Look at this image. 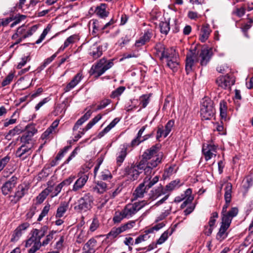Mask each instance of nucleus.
<instances>
[{"instance_id": "obj_1", "label": "nucleus", "mask_w": 253, "mask_h": 253, "mask_svg": "<svg viewBox=\"0 0 253 253\" xmlns=\"http://www.w3.org/2000/svg\"><path fill=\"white\" fill-rule=\"evenodd\" d=\"M160 145L156 144L145 150L140 161L146 167V172H152V169L162 162L164 155L160 151Z\"/></svg>"}, {"instance_id": "obj_2", "label": "nucleus", "mask_w": 253, "mask_h": 253, "mask_svg": "<svg viewBox=\"0 0 253 253\" xmlns=\"http://www.w3.org/2000/svg\"><path fill=\"white\" fill-rule=\"evenodd\" d=\"M200 113L202 119L209 120L215 113L212 101L209 97H205L201 102Z\"/></svg>"}, {"instance_id": "obj_3", "label": "nucleus", "mask_w": 253, "mask_h": 253, "mask_svg": "<svg viewBox=\"0 0 253 253\" xmlns=\"http://www.w3.org/2000/svg\"><path fill=\"white\" fill-rule=\"evenodd\" d=\"M113 65V60H107L104 57L100 59L95 65H93L90 71L92 74H96V77H99L111 68Z\"/></svg>"}, {"instance_id": "obj_4", "label": "nucleus", "mask_w": 253, "mask_h": 253, "mask_svg": "<svg viewBox=\"0 0 253 253\" xmlns=\"http://www.w3.org/2000/svg\"><path fill=\"white\" fill-rule=\"evenodd\" d=\"M93 197L89 193H86L78 201V205L74 207L75 210L85 212L92 207Z\"/></svg>"}, {"instance_id": "obj_5", "label": "nucleus", "mask_w": 253, "mask_h": 253, "mask_svg": "<svg viewBox=\"0 0 253 253\" xmlns=\"http://www.w3.org/2000/svg\"><path fill=\"white\" fill-rule=\"evenodd\" d=\"M238 213V208L234 207L222 215V238L227 237V233H225V231L229 227L233 218L236 216Z\"/></svg>"}, {"instance_id": "obj_6", "label": "nucleus", "mask_w": 253, "mask_h": 253, "mask_svg": "<svg viewBox=\"0 0 253 253\" xmlns=\"http://www.w3.org/2000/svg\"><path fill=\"white\" fill-rule=\"evenodd\" d=\"M37 29L38 26L36 25L29 27L24 24L18 28L16 32L12 36V39H16L18 37H21L25 39L32 36Z\"/></svg>"}, {"instance_id": "obj_7", "label": "nucleus", "mask_w": 253, "mask_h": 253, "mask_svg": "<svg viewBox=\"0 0 253 253\" xmlns=\"http://www.w3.org/2000/svg\"><path fill=\"white\" fill-rule=\"evenodd\" d=\"M146 204L147 202L144 200L135 202L132 204H127L122 210L123 214L126 217V218H129L133 215L135 214Z\"/></svg>"}, {"instance_id": "obj_8", "label": "nucleus", "mask_w": 253, "mask_h": 253, "mask_svg": "<svg viewBox=\"0 0 253 253\" xmlns=\"http://www.w3.org/2000/svg\"><path fill=\"white\" fill-rule=\"evenodd\" d=\"M37 132V130L34 125L31 124L27 126L24 133L20 137L21 142L28 145H32V146L33 147V137Z\"/></svg>"}, {"instance_id": "obj_9", "label": "nucleus", "mask_w": 253, "mask_h": 253, "mask_svg": "<svg viewBox=\"0 0 253 253\" xmlns=\"http://www.w3.org/2000/svg\"><path fill=\"white\" fill-rule=\"evenodd\" d=\"M144 171L146 175H150L151 172H146V167L141 162H139L137 165L131 166L128 170V175L132 180L137 179L142 171Z\"/></svg>"}, {"instance_id": "obj_10", "label": "nucleus", "mask_w": 253, "mask_h": 253, "mask_svg": "<svg viewBox=\"0 0 253 253\" xmlns=\"http://www.w3.org/2000/svg\"><path fill=\"white\" fill-rule=\"evenodd\" d=\"M47 229L46 226H43L40 229H34L31 232V237L26 242V247L31 245L34 242L41 243L40 240L45 235Z\"/></svg>"}, {"instance_id": "obj_11", "label": "nucleus", "mask_w": 253, "mask_h": 253, "mask_svg": "<svg viewBox=\"0 0 253 253\" xmlns=\"http://www.w3.org/2000/svg\"><path fill=\"white\" fill-rule=\"evenodd\" d=\"M28 187L25 184H21L18 186L14 195H9L8 198L11 203L16 204L24 195L27 193Z\"/></svg>"}, {"instance_id": "obj_12", "label": "nucleus", "mask_w": 253, "mask_h": 253, "mask_svg": "<svg viewBox=\"0 0 253 253\" xmlns=\"http://www.w3.org/2000/svg\"><path fill=\"white\" fill-rule=\"evenodd\" d=\"M33 147L32 145H28L22 144L16 151L15 155L16 157L19 158L22 160H25L32 154Z\"/></svg>"}, {"instance_id": "obj_13", "label": "nucleus", "mask_w": 253, "mask_h": 253, "mask_svg": "<svg viewBox=\"0 0 253 253\" xmlns=\"http://www.w3.org/2000/svg\"><path fill=\"white\" fill-rule=\"evenodd\" d=\"M198 61V55L196 51H191L186 55L185 70L187 74L192 70L194 65Z\"/></svg>"}, {"instance_id": "obj_14", "label": "nucleus", "mask_w": 253, "mask_h": 253, "mask_svg": "<svg viewBox=\"0 0 253 253\" xmlns=\"http://www.w3.org/2000/svg\"><path fill=\"white\" fill-rule=\"evenodd\" d=\"M17 178L13 176L3 184L1 188L3 195L6 196L11 193L17 183Z\"/></svg>"}, {"instance_id": "obj_15", "label": "nucleus", "mask_w": 253, "mask_h": 253, "mask_svg": "<svg viewBox=\"0 0 253 253\" xmlns=\"http://www.w3.org/2000/svg\"><path fill=\"white\" fill-rule=\"evenodd\" d=\"M211 56L212 50L211 48L207 47H203L199 53L201 66H206L209 62Z\"/></svg>"}, {"instance_id": "obj_16", "label": "nucleus", "mask_w": 253, "mask_h": 253, "mask_svg": "<svg viewBox=\"0 0 253 253\" xmlns=\"http://www.w3.org/2000/svg\"><path fill=\"white\" fill-rule=\"evenodd\" d=\"M216 147L214 145L204 144L203 146L202 152L206 161L211 159L213 155L215 156Z\"/></svg>"}, {"instance_id": "obj_17", "label": "nucleus", "mask_w": 253, "mask_h": 253, "mask_svg": "<svg viewBox=\"0 0 253 253\" xmlns=\"http://www.w3.org/2000/svg\"><path fill=\"white\" fill-rule=\"evenodd\" d=\"M232 185L230 183L226 184L225 187L224 188V200L225 204L222 208V212L226 211V209L229 206V204L231 200V193H232Z\"/></svg>"}, {"instance_id": "obj_18", "label": "nucleus", "mask_w": 253, "mask_h": 253, "mask_svg": "<svg viewBox=\"0 0 253 253\" xmlns=\"http://www.w3.org/2000/svg\"><path fill=\"white\" fill-rule=\"evenodd\" d=\"M88 176L87 174H84L79 177L73 185L72 191L77 192L81 189L88 180Z\"/></svg>"}, {"instance_id": "obj_19", "label": "nucleus", "mask_w": 253, "mask_h": 253, "mask_svg": "<svg viewBox=\"0 0 253 253\" xmlns=\"http://www.w3.org/2000/svg\"><path fill=\"white\" fill-rule=\"evenodd\" d=\"M211 32L210 26L208 24L204 25L200 31L199 40L201 42H205L209 38Z\"/></svg>"}, {"instance_id": "obj_20", "label": "nucleus", "mask_w": 253, "mask_h": 253, "mask_svg": "<svg viewBox=\"0 0 253 253\" xmlns=\"http://www.w3.org/2000/svg\"><path fill=\"white\" fill-rule=\"evenodd\" d=\"M156 49L159 52H161V59L163 58L167 59V60L169 59L172 57V56L174 55L172 52L169 53L168 52V50L165 49V47L164 45L159 43L157 44L156 46Z\"/></svg>"}, {"instance_id": "obj_21", "label": "nucleus", "mask_w": 253, "mask_h": 253, "mask_svg": "<svg viewBox=\"0 0 253 253\" xmlns=\"http://www.w3.org/2000/svg\"><path fill=\"white\" fill-rule=\"evenodd\" d=\"M145 187L146 186L143 183L140 184L138 185L133 193V200H136L137 198H141L143 197L144 193H146V190H148L147 188Z\"/></svg>"}, {"instance_id": "obj_22", "label": "nucleus", "mask_w": 253, "mask_h": 253, "mask_svg": "<svg viewBox=\"0 0 253 253\" xmlns=\"http://www.w3.org/2000/svg\"><path fill=\"white\" fill-rule=\"evenodd\" d=\"M29 226L27 222L20 225L14 231L11 241L17 240L22 234V231L26 230Z\"/></svg>"}, {"instance_id": "obj_23", "label": "nucleus", "mask_w": 253, "mask_h": 253, "mask_svg": "<svg viewBox=\"0 0 253 253\" xmlns=\"http://www.w3.org/2000/svg\"><path fill=\"white\" fill-rule=\"evenodd\" d=\"M147 175V176L144 179L143 183L146 186L145 187H146L147 189H149L158 182L159 176L157 175L151 179V176H149V175Z\"/></svg>"}, {"instance_id": "obj_24", "label": "nucleus", "mask_w": 253, "mask_h": 253, "mask_svg": "<svg viewBox=\"0 0 253 253\" xmlns=\"http://www.w3.org/2000/svg\"><path fill=\"white\" fill-rule=\"evenodd\" d=\"M146 126H147V125H145V126H142L141 127V128L139 130V131L137 133V137L131 141V144L132 147L137 146L138 145H139V144L140 142H141L144 141L145 140H146V139H147L148 137H146L147 136L146 135L144 136V137H145V138H144L142 140L140 139L141 135H142L143 132H144V131L145 130Z\"/></svg>"}, {"instance_id": "obj_25", "label": "nucleus", "mask_w": 253, "mask_h": 253, "mask_svg": "<svg viewBox=\"0 0 253 253\" xmlns=\"http://www.w3.org/2000/svg\"><path fill=\"white\" fill-rule=\"evenodd\" d=\"M107 5L106 4L101 3L96 8L95 13L101 18H105L108 16L109 12L106 11Z\"/></svg>"}, {"instance_id": "obj_26", "label": "nucleus", "mask_w": 253, "mask_h": 253, "mask_svg": "<svg viewBox=\"0 0 253 253\" xmlns=\"http://www.w3.org/2000/svg\"><path fill=\"white\" fill-rule=\"evenodd\" d=\"M235 82V78L232 74H227V75L224 77V85L225 88H227L228 91H229L231 89V85L234 84Z\"/></svg>"}, {"instance_id": "obj_27", "label": "nucleus", "mask_w": 253, "mask_h": 253, "mask_svg": "<svg viewBox=\"0 0 253 253\" xmlns=\"http://www.w3.org/2000/svg\"><path fill=\"white\" fill-rule=\"evenodd\" d=\"M179 63L178 59L174 55L172 57L167 60V65L168 67L171 69L173 71H175L177 70Z\"/></svg>"}, {"instance_id": "obj_28", "label": "nucleus", "mask_w": 253, "mask_h": 253, "mask_svg": "<svg viewBox=\"0 0 253 253\" xmlns=\"http://www.w3.org/2000/svg\"><path fill=\"white\" fill-rule=\"evenodd\" d=\"M68 206V203L66 202L61 203L57 209L56 216L57 217H62L64 213L67 211Z\"/></svg>"}, {"instance_id": "obj_29", "label": "nucleus", "mask_w": 253, "mask_h": 253, "mask_svg": "<svg viewBox=\"0 0 253 253\" xmlns=\"http://www.w3.org/2000/svg\"><path fill=\"white\" fill-rule=\"evenodd\" d=\"M93 189L94 192L99 194H102L107 189V184L103 181H98Z\"/></svg>"}, {"instance_id": "obj_30", "label": "nucleus", "mask_w": 253, "mask_h": 253, "mask_svg": "<svg viewBox=\"0 0 253 253\" xmlns=\"http://www.w3.org/2000/svg\"><path fill=\"white\" fill-rule=\"evenodd\" d=\"M23 131V129L19 126H16L13 129L10 130L6 135V138L8 139H11V137L19 134Z\"/></svg>"}, {"instance_id": "obj_31", "label": "nucleus", "mask_w": 253, "mask_h": 253, "mask_svg": "<svg viewBox=\"0 0 253 253\" xmlns=\"http://www.w3.org/2000/svg\"><path fill=\"white\" fill-rule=\"evenodd\" d=\"M97 241L94 238H91L85 244L84 250H91L94 253L96 246Z\"/></svg>"}, {"instance_id": "obj_32", "label": "nucleus", "mask_w": 253, "mask_h": 253, "mask_svg": "<svg viewBox=\"0 0 253 253\" xmlns=\"http://www.w3.org/2000/svg\"><path fill=\"white\" fill-rule=\"evenodd\" d=\"M123 232L120 227L118 228H113L110 232L107 235V238H110L111 239H114L119 234Z\"/></svg>"}, {"instance_id": "obj_33", "label": "nucleus", "mask_w": 253, "mask_h": 253, "mask_svg": "<svg viewBox=\"0 0 253 253\" xmlns=\"http://www.w3.org/2000/svg\"><path fill=\"white\" fill-rule=\"evenodd\" d=\"M89 54L94 59L99 58L102 54V46H99L96 48H93L92 50L90 52Z\"/></svg>"}, {"instance_id": "obj_34", "label": "nucleus", "mask_w": 253, "mask_h": 253, "mask_svg": "<svg viewBox=\"0 0 253 253\" xmlns=\"http://www.w3.org/2000/svg\"><path fill=\"white\" fill-rule=\"evenodd\" d=\"M161 33L167 35L169 31V23L168 22H161L159 24Z\"/></svg>"}, {"instance_id": "obj_35", "label": "nucleus", "mask_w": 253, "mask_h": 253, "mask_svg": "<svg viewBox=\"0 0 253 253\" xmlns=\"http://www.w3.org/2000/svg\"><path fill=\"white\" fill-rule=\"evenodd\" d=\"M102 118V115L98 114L90 121L86 126L84 129L85 131L91 128L95 124H96Z\"/></svg>"}, {"instance_id": "obj_36", "label": "nucleus", "mask_w": 253, "mask_h": 253, "mask_svg": "<svg viewBox=\"0 0 253 253\" xmlns=\"http://www.w3.org/2000/svg\"><path fill=\"white\" fill-rule=\"evenodd\" d=\"M151 192L152 193V196L156 198L166 193L162 185L157 187L156 189L152 190Z\"/></svg>"}, {"instance_id": "obj_37", "label": "nucleus", "mask_w": 253, "mask_h": 253, "mask_svg": "<svg viewBox=\"0 0 253 253\" xmlns=\"http://www.w3.org/2000/svg\"><path fill=\"white\" fill-rule=\"evenodd\" d=\"M174 124V121L173 120H169L166 125L165 126V133L164 134V137H166L169 132H170L171 128L173 126Z\"/></svg>"}, {"instance_id": "obj_38", "label": "nucleus", "mask_w": 253, "mask_h": 253, "mask_svg": "<svg viewBox=\"0 0 253 253\" xmlns=\"http://www.w3.org/2000/svg\"><path fill=\"white\" fill-rule=\"evenodd\" d=\"M125 89L126 87L125 86H121L118 87L116 89L112 92L110 95L111 97L112 98H115L120 96Z\"/></svg>"}, {"instance_id": "obj_39", "label": "nucleus", "mask_w": 253, "mask_h": 253, "mask_svg": "<svg viewBox=\"0 0 253 253\" xmlns=\"http://www.w3.org/2000/svg\"><path fill=\"white\" fill-rule=\"evenodd\" d=\"M126 155V149H122L117 158V162L119 165H120L123 162Z\"/></svg>"}, {"instance_id": "obj_40", "label": "nucleus", "mask_w": 253, "mask_h": 253, "mask_svg": "<svg viewBox=\"0 0 253 253\" xmlns=\"http://www.w3.org/2000/svg\"><path fill=\"white\" fill-rule=\"evenodd\" d=\"M99 226V222L96 217L93 218L92 221L89 226V231L94 232L95 231Z\"/></svg>"}, {"instance_id": "obj_41", "label": "nucleus", "mask_w": 253, "mask_h": 253, "mask_svg": "<svg viewBox=\"0 0 253 253\" xmlns=\"http://www.w3.org/2000/svg\"><path fill=\"white\" fill-rule=\"evenodd\" d=\"M26 16L24 15H20L18 16L13 17V22L11 23L10 27H13L18 24H19L21 21L25 20Z\"/></svg>"}, {"instance_id": "obj_42", "label": "nucleus", "mask_w": 253, "mask_h": 253, "mask_svg": "<svg viewBox=\"0 0 253 253\" xmlns=\"http://www.w3.org/2000/svg\"><path fill=\"white\" fill-rule=\"evenodd\" d=\"M78 39V36L76 35L70 36L66 39L64 43L65 47H68L70 44L74 43Z\"/></svg>"}, {"instance_id": "obj_43", "label": "nucleus", "mask_w": 253, "mask_h": 253, "mask_svg": "<svg viewBox=\"0 0 253 253\" xmlns=\"http://www.w3.org/2000/svg\"><path fill=\"white\" fill-rule=\"evenodd\" d=\"M50 205L47 204L43 208V210L42 211V212L41 213L40 215H39L38 218V221H41L43 219V218L47 214L50 209Z\"/></svg>"}, {"instance_id": "obj_44", "label": "nucleus", "mask_w": 253, "mask_h": 253, "mask_svg": "<svg viewBox=\"0 0 253 253\" xmlns=\"http://www.w3.org/2000/svg\"><path fill=\"white\" fill-rule=\"evenodd\" d=\"M50 30V27L49 26H47L46 28L43 30L42 34L40 36V38L35 43L39 44L41 43L44 40L46 35L49 32Z\"/></svg>"}, {"instance_id": "obj_45", "label": "nucleus", "mask_w": 253, "mask_h": 253, "mask_svg": "<svg viewBox=\"0 0 253 253\" xmlns=\"http://www.w3.org/2000/svg\"><path fill=\"white\" fill-rule=\"evenodd\" d=\"M111 100L108 99H105L100 102L99 104L97 106L95 111L99 110L105 108L107 105L110 104Z\"/></svg>"}, {"instance_id": "obj_46", "label": "nucleus", "mask_w": 253, "mask_h": 253, "mask_svg": "<svg viewBox=\"0 0 253 253\" xmlns=\"http://www.w3.org/2000/svg\"><path fill=\"white\" fill-rule=\"evenodd\" d=\"M253 24V20L251 18H249L248 22L245 24L242 27V30L244 33V35L246 37H248L247 31L252 27Z\"/></svg>"}, {"instance_id": "obj_47", "label": "nucleus", "mask_w": 253, "mask_h": 253, "mask_svg": "<svg viewBox=\"0 0 253 253\" xmlns=\"http://www.w3.org/2000/svg\"><path fill=\"white\" fill-rule=\"evenodd\" d=\"M124 218H126V217L123 214V211H122L121 212H116L113 218V221L115 223H119Z\"/></svg>"}, {"instance_id": "obj_48", "label": "nucleus", "mask_w": 253, "mask_h": 253, "mask_svg": "<svg viewBox=\"0 0 253 253\" xmlns=\"http://www.w3.org/2000/svg\"><path fill=\"white\" fill-rule=\"evenodd\" d=\"M87 237L85 232L82 230L78 235L76 242L79 244H81L85 241Z\"/></svg>"}, {"instance_id": "obj_49", "label": "nucleus", "mask_w": 253, "mask_h": 253, "mask_svg": "<svg viewBox=\"0 0 253 253\" xmlns=\"http://www.w3.org/2000/svg\"><path fill=\"white\" fill-rule=\"evenodd\" d=\"M171 234V232L169 234L170 235ZM169 237V232L168 231H165L161 236L160 238L158 240L157 243L158 244H162L164 243L168 239Z\"/></svg>"}, {"instance_id": "obj_50", "label": "nucleus", "mask_w": 253, "mask_h": 253, "mask_svg": "<svg viewBox=\"0 0 253 253\" xmlns=\"http://www.w3.org/2000/svg\"><path fill=\"white\" fill-rule=\"evenodd\" d=\"M31 60L30 56H26L21 58V60L19 62L17 66V69H21L28 61Z\"/></svg>"}, {"instance_id": "obj_51", "label": "nucleus", "mask_w": 253, "mask_h": 253, "mask_svg": "<svg viewBox=\"0 0 253 253\" xmlns=\"http://www.w3.org/2000/svg\"><path fill=\"white\" fill-rule=\"evenodd\" d=\"M16 114V112H15L11 116V118L10 119H6L4 121L3 123V126L4 127H7L10 125H13L16 122L17 119L16 118H14V115Z\"/></svg>"}, {"instance_id": "obj_52", "label": "nucleus", "mask_w": 253, "mask_h": 253, "mask_svg": "<svg viewBox=\"0 0 253 253\" xmlns=\"http://www.w3.org/2000/svg\"><path fill=\"white\" fill-rule=\"evenodd\" d=\"M56 233L55 231H52L48 235L46 236V238L42 243V245L45 246L47 245L53 238V235Z\"/></svg>"}, {"instance_id": "obj_53", "label": "nucleus", "mask_w": 253, "mask_h": 253, "mask_svg": "<svg viewBox=\"0 0 253 253\" xmlns=\"http://www.w3.org/2000/svg\"><path fill=\"white\" fill-rule=\"evenodd\" d=\"M179 180H174L171 181L169 184L167 185L166 186V189L167 191H171L173 190L175 187L179 184Z\"/></svg>"}, {"instance_id": "obj_54", "label": "nucleus", "mask_w": 253, "mask_h": 253, "mask_svg": "<svg viewBox=\"0 0 253 253\" xmlns=\"http://www.w3.org/2000/svg\"><path fill=\"white\" fill-rule=\"evenodd\" d=\"M9 160L10 157L8 156L0 159V171L3 169Z\"/></svg>"}, {"instance_id": "obj_55", "label": "nucleus", "mask_w": 253, "mask_h": 253, "mask_svg": "<svg viewBox=\"0 0 253 253\" xmlns=\"http://www.w3.org/2000/svg\"><path fill=\"white\" fill-rule=\"evenodd\" d=\"M120 121L118 118L114 119L110 124L104 128V131H109Z\"/></svg>"}, {"instance_id": "obj_56", "label": "nucleus", "mask_w": 253, "mask_h": 253, "mask_svg": "<svg viewBox=\"0 0 253 253\" xmlns=\"http://www.w3.org/2000/svg\"><path fill=\"white\" fill-rule=\"evenodd\" d=\"M14 77L13 74H9L1 83L2 86H5L9 84L12 81Z\"/></svg>"}, {"instance_id": "obj_57", "label": "nucleus", "mask_w": 253, "mask_h": 253, "mask_svg": "<svg viewBox=\"0 0 253 253\" xmlns=\"http://www.w3.org/2000/svg\"><path fill=\"white\" fill-rule=\"evenodd\" d=\"M135 224V221H130L128 222L127 223L124 224L123 225L120 226L121 228L122 229L123 232L125 231L127 229H129L133 227Z\"/></svg>"}, {"instance_id": "obj_58", "label": "nucleus", "mask_w": 253, "mask_h": 253, "mask_svg": "<svg viewBox=\"0 0 253 253\" xmlns=\"http://www.w3.org/2000/svg\"><path fill=\"white\" fill-rule=\"evenodd\" d=\"M245 8L241 7V8H236L233 11V13L239 17L243 16L245 13Z\"/></svg>"}, {"instance_id": "obj_59", "label": "nucleus", "mask_w": 253, "mask_h": 253, "mask_svg": "<svg viewBox=\"0 0 253 253\" xmlns=\"http://www.w3.org/2000/svg\"><path fill=\"white\" fill-rule=\"evenodd\" d=\"M145 234L140 235L135 239V244H139L142 242L145 241L146 239L148 238V234L149 233H147V230L145 231Z\"/></svg>"}, {"instance_id": "obj_60", "label": "nucleus", "mask_w": 253, "mask_h": 253, "mask_svg": "<svg viewBox=\"0 0 253 253\" xmlns=\"http://www.w3.org/2000/svg\"><path fill=\"white\" fill-rule=\"evenodd\" d=\"M33 246L30 248L28 251L29 253H35L42 246V243L34 242Z\"/></svg>"}, {"instance_id": "obj_61", "label": "nucleus", "mask_w": 253, "mask_h": 253, "mask_svg": "<svg viewBox=\"0 0 253 253\" xmlns=\"http://www.w3.org/2000/svg\"><path fill=\"white\" fill-rule=\"evenodd\" d=\"M130 40V36L128 35H126L125 37L122 38L121 41H119L118 42L119 44L121 46H123L125 44L128 43Z\"/></svg>"}, {"instance_id": "obj_62", "label": "nucleus", "mask_w": 253, "mask_h": 253, "mask_svg": "<svg viewBox=\"0 0 253 253\" xmlns=\"http://www.w3.org/2000/svg\"><path fill=\"white\" fill-rule=\"evenodd\" d=\"M165 226V224L163 222L160 223L152 228L147 230V233H151L153 232L154 230L158 231L161 229Z\"/></svg>"}, {"instance_id": "obj_63", "label": "nucleus", "mask_w": 253, "mask_h": 253, "mask_svg": "<svg viewBox=\"0 0 253 253\" xmlns=\"http://www.w3.org/2000/svg\"><path fill=\"white\" fill-rule=\"evenodd\" d=\"M149 98V97L147 95H143L140 97V103L142 104L143 108L146 107L148 104Z\"/></svg>"}, {"instance_id": "obj_64", "label": "nucleus", "mask_w": 253, "mask_h": 253, "mask_svg": "<svg viewBox=\"0 0 253 253\" xmlns=\"http://www.w3.org/2000/svg\"><path fill=\"white\" fill-rule=\"evenodd\" d=\"M83 78V75L81 73H78L71 81L76 86L79 83Z\"/></svg>"}]
</instances>
